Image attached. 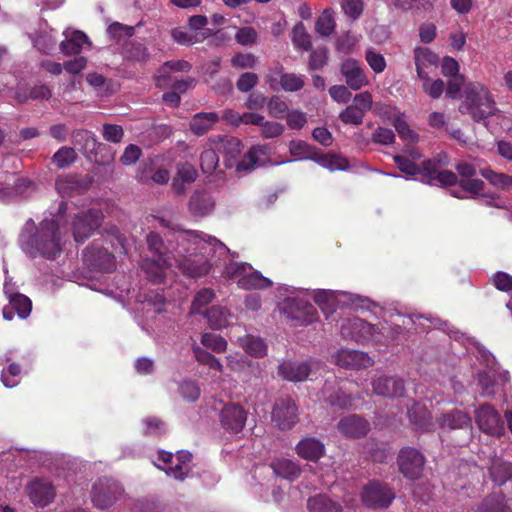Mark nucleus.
Here are the masks:
<instances>
[{
    "label": "nucleus",
    "instance_id": "obj_1",
    "mask_svg": "<svg viewBox=\"0 0 512 512\" xmlns=\"http://www.w3.org/2000/svg\"><path fill=\"white\" fill-rule=\"evenodd\" d=\"M18 245L32 259H55L62 251V237L57 220L45 218L36 225L29 218L21 228Z\"/></svg>",
    "mask_w": 512,
    "mask_h": 512
},
{
    "label": "nucleus",
    "instance_id": "obj_2",
    "mask_svg": "<svg viewBox=\"0 0 512 512\" xmlns=\"http://www.w3.org/2000/svg\"><path fill=\"white\" fill-rule=\"evenodd\" d=\"M179 244L188 255H183L177 260L178 269L187 277L200 278L209 271V264L205 257L212 250L211 242L205 240L195 231H184L180 234Z\"/></svg>",
    "mask_w": 512,
    "mask_h": 512
},
{
    "label": "nucleus",
    "instance_id": "obj_3",
    "mask_svg": "<svg viewBox=\"0 0 512 512\" xmlns=\"http://www.w3.org/2000/svg\"><path fill=\"white\" fill-rule=\"evenodd\" d=\"M496 110L495 101L485 86L479 83L467 86L465 101L459 107L461 113L470 114L474 121L480 122L493 116Z\"/></svg>",
    "mask_w": 512,
    "mask_h": 512
},
{
    "label": "nucleus",
    "instance_id": "obj_4",
    "mask_svg": "<svg viewBox=\"0 0 512 512\" xmlns=\"http://www.w3.org/2000/svg\"><path fill=\"white\" fill-rule=\"evenodd\" d=\"M226 277H239V287L250 289H267L272 286V281L264 277L259 271H255L248 263L231 261L226 264Z\"/></svg>",
    "mask_w": 512,
    "mask_h": 512
},
{
    "label": "nucleus",
    "instance_id": "obj_5",
    "mask_svg": "<svg viewBox=\"0 0 512 512\" xmlns=\"http://www.w3.org/2000/svg\"><path fill=\"white\" fill-rule=\"evenodd\" d=\"M282 311L290 324L295 327L310 325L318 319L316 308L300 298H286Z\"/></svg>",
    "mask_w": 512,
    "mask_h": 512
},
{
    "label": "nucleus",
    "instance_id": "obj_6",
    "mask_svg": "<svg viewBox=\"0 0 512 512\" xmlns=\"http://www.w3.org/2000/svg\"><path fill=\"white\" fill-rule=\"evenodd\" d=\"M103 213L99 209H88L77 213L72 221V233L76 242L88 239L101 225Z\"/></svg>",
    "mask_w": 512,
    "mask_h": 512
},
{
    "label": "nucleus",
    "instance_id": "obj_7",
    "mask_svg": "<svg viewBox=\"0 0 512 512\" xmlns=\"http://www.w3.org/2000/svg\"><path fill=\"white\" fill-rule=\"evenodd\" d=\"M441 167L440 160L427 159L421 163L418 174L424 178L423 182L428 185L438 187L456 185L458 182L457 175L450 170H441Z\"/></svg>",
    "mask_w": 512,
    "mask_h": 512
},
{
    "label": "nucleus",
    "instance_id": "obj_8",
    "mask_svg": "<svg viewBox=\"0 0 512 512\" xmlns=\"http://www.w3.org/2000/svg\"><path fill=\"white\" fill-rule=\"evenodd\" d=\"M361 497L368 507L385 508L394 500L395 492L386 483L371 481L363 487Z\"/></svg>",
    "mask_w": 512,
    "mask_h": 512
},
{
    "label": "nucleus",
    "instance_id": "obj_9",
    "mask_svg": "<svg viewBox=\"0 0 512 512\" xmlns=\"http://www.w3.org/2000/svg\"><path fill=\"white\" fill-rule=\"evenodd\" d=\"M123 493L122 487L115 480L102 478L94 485L92 502L99 509L110 507Z\"/></svg>",
    "mask_w": 512,
    "mask_h": 512
},
{
    "label": "nucleus",
    "instance_id": "obj_10",
    "mask_svg": "<svg viewBox=\"0 0 512 512\" xmlns=\"http://www.w3.org/2000/svg\"><path fill=\"white\" fill-rule=\"evenodd\" d=\"M399 471L408 479H418L423 472L425 457L413 447H404L398 454Z\"/></svg>",
    "mask_w": 512,
    "mask_h": 512
},
{
    "label": "nucleus",
    "instance_id": "obj_11",
    "mask_svg": "<svg viewBox=\"0 0 512 512\" xmlns=\"http://www.w3.org/2000/svg\"><path fill=\"white\" fill-rule=\"evenodd\" d=\"M341 334L344 338L360 341H380L378 328L360 318L346 319L341 325Z\"/></svg>",
    "mask_w": 512,
    "mask_h": 512
},
{
    "label": "nucleus",
    "instance_id": "obj_12",
    "mask_svg": "<svg viewBox=\"0 0 512 512\" xmlns=\"http://www.w3.org/2000/svg\"><path fill=\"white\" fill-rule=\"evenodd\" d=\"M455 170L457 171L455 174L458 177L456 185H459L464 191L468 192L471 195V198L483 195L482 191L485 188L484 181L478 178H473L477 174L475 165L461 161L456 164Z\"/></svg>",
    "mask_w": 512,
    "mask_h": 512
},
{
    "label": "nucleus",
    "instance_id": "obj_13",
    "mask_svg": "<svg viewBox=\"0 0 512 512\" xmlns=\"http://www.w3.org/2000/svg\"><path fill=\"white\" fill-rule=\"evenodd\" d=\"M92 182L89 175L66 174L56 179L55 187L61 197H73L86 192Z\"/></svg>",
    "mask_w": 512,
    "mask_h": 512
},
{
    "label": "nucleus",
    "instance_id": "obj_14",
    "mask_svg": "<svg viewBox=\"0 0 512 512\" xmlns=\"http://www.w3.org/2000/svg\"><path fill=\"white\" fill-rule=\"evenodd\" d=\"M297 407L289 397L275 401L272 410V421L281 430H290L297 422Z\"/></svg>",
    "mask_w": 512,
    "mask_h": 512
},
{
    "label": "nucleus",
    "instance_id": "obj_15",
    "mask_svg": "<svg viewBox=\"0 0 512 512\" xmlns=\"http://www.w3.org/2000/svg\"><path fill=\"white\" fill-rule=\"evenodd\" d=\"M475 413L476 422L483 432L498 437L503 434V421L492 405L485 403Z\"/></svg>",
    "mask_w": 512,
    "mask_h": 512
},
{
    "label": "nucleus",
    "instance_id": "obj_16",
    "mask_svg": "<svg viewBox=\"0 0 512 512\" xmlns=\"http://www.w3.org/2000/svg\"><path fill=\"white\" fill-rule=\"evenodd\" d=\"M334 362L345 369H362L372 366V358L359 350L340 349L333 355Z\"/></svg>",
    "mask_w": 512,
    "mask_h": 512
},
{
    "label": "nucleus",
    "instance_id": "obj_17",
    "mask_svg": "<svg viewBox=\"0 0 512 512\" xmlns=\"http://www.w3.org/2000/svg\"><path fill=\"white\" fill-rule=\"evenodd\" d=\"M85 262L95 270L111 272L115 269L113 254L100 246L87 247L83 251Z\"/></svg>",
    "mask_w": 512,
    "mask_h": 512
},
{
    "label": "nucleus",
    "instance_id": "obj_18",
    "mask_svg": "<svg viewBox=\"0 0 512 512\" xmlns=\"http://www.w3.org/2000/svg\"><path fill=\"white\" fill-rule=\"evenodd\" d=\"M340 71L345 78L347 86L352 90H359L369 83L360 62L353 58L343 61Z\"/></svg>",
    "mask_w": 512,
    "mask_h": 512
},
{
    "label": "nucleus",
    "instance_id": "obj_19",
    "mask_svg": "<svg viewBox=\"0 0 512 512\" xmlns=\"http://www.w3.org/2000/svg\"><path fill=\"white\" fill-rule=\"evenodd\" d=\"M311 373L308 361L284 360L278 366V375L290 382H303Z\"/></svg>",
    "mask_w": 512,
    "mask_h": 512
},
{
    "label": "nucleus",
    "instance_id": "obj_20",
    "mask_svg": "<svg viewBox=\"0 0 512 512\" xmlns=\"http://www.w3.org/2000/svg\"><path fill=\"white\" fill-rule=\"evenodd\" d=\"M440 428L451 430H464L470 436L472 429V420L470 416L462 410L454 409L452 411L441 414L436 418Z\"/></svg>",
    "mask_w": 512,
    "mask_h": 512
},
{
    "label": "nucleus",
    "instance_id": "obj_21",
    "mask_svg": "<svg viewBox=\"0 0 512 512\" xmlns=\"http://www.w3.org/2000/svg\"><path fill=\"white\" fill-rule=\"evenodd\" d=\"M373 392L379 396L398 398L405 395V385L401 378L381 376L372 382Z\"/></svg>",
    "mask_w": 512,
    "mask_h": 512
},
{
    "label": "nucleus",
    "instance_id": "obj_22",
    "mask_svg": "<svg viewBox=\"0 0 512 512\" xmlns=\"http://www.w3.org/2000/svg\"><path fill=\"white\" fill-rule=\"evenodd\" d=\"M338 431L347 438L364 437L370 429L368 421L359 415L351 414L343 417L337 424Z\"/></svg>",
    "mask_w": 512,
    "mask_h": 512
},
{
    "label": "nucleus",
    "instance_id": "obj_23",
    "mask_svg": "<svg viewBox=\"0 0 512 512\" xmlns=\"http://www.w3.org/2000/svg\"><path fill=\"white\" fill-rule=\"evenodd\" d=\"M9 304L3 308L2 314L4 319L11 321L14 318V313L16 312L18 316L22 319L27 318L32 309L31 300L20 293H9L6 292Z\"/></svg>",
    "mask_w": 512,
    "mask_h": 512
},
{
    "label": "nucleus",
    "instance_id": "obj_24",
    "mask_svg": "<svg viewBox=\"0 0 512 512\" xmlns=\"http://www.w3.org/2000/svg\"><path fill=\"white\" fill-rule=\"evenodd\" d=\"M247 420V412L239 404H226V433L238 438Z\"/></svg>",
    "mask_w": 512,
    "mask_h": 512
},
{
    "label": "nucleus",
    "instance_id": "obj_25",
    "mask_svg": "<svg viewBox=\"0 0 512 512\" xmlns=\"http://www.w3.org/2000/svg\"><path fill=\"white\" fill-rule=\"evenodd\" d=\"M27 489L31 501L36 505L46 506L55 496L54 487L49 481L34 480L28 485Z\"/></svg>",
    "mask_w": 512,
    "mask_h": 512
},
{
    "label": "nucleus",
    "instance_id": "obj_26",
    "mask_svg": "<svg viewBox=\"0 0 512 512\" xmlns=\"http://www.w3.org/2000/svg\"><path fill=\"white\" fill-rule=\"evenodd\" d=\"M198 177L195 167L188 163H179L177 165V173L172 181V189L178 196H184L186 193V185L193 183Z\"/></svg>",
    "mask_w": 512,
    "mask_h": 512
},
{
    "label": "nucleus",
    "instance_id": "obj_27",
    "mask_svg": "<svg viewBox=\"0 0 512 512\" xmlns=\"http://www.w3.org/2000/svg\"><path fill=\"white\" fill-rule=\"evenodd\" d=\"M215 201L205 190H195L188 202V209L193 216L203 217L210 214Z\"/></svg>",
    "mask_w": 512,
    "mask_h": 512
},
{
    "label": "nucleus",
    "instance_id": "obj_28",
    "mask_svg": "<svg viewBox=\"0 0 512 512\" xmlns=\"http://www.w3.org/2000/svg\"><path fill=\"white\" fill-rule=\"evenodd\" d=\"M336 380L326 379L321 394L331 406L346 409L352 405V397L341 390L335 391Z\"/></svg>",
    "mask_w": 512,
    "mask_h": 512
},
{
    "label": "nucleus",
    "instance_id": "obj_29",
    "mask_svg": "<svg viewBox=\"0 0 512 512\" xmlns=\"http://www.w3.org/2000/svg\"><path fill=\"white\" fill-rule=\"evenodd\" d=\"M295 450L301 458L317 462L324 455L325 446L319 439L307 437L298 442Z\"/></svg>",
    "mask_w": 512,
    "mask_h": 512
},
{
    "label": "nucleus",
    "instance_id": "obj_30",
    "mask_svg": "<svg viewBox=\"0 0 512 512\" xmlns=\"http://www.w3.org/2000/svg\"><path fill=\"white\" fill-rule=\"evenodd\" d=\"M191 68L192 65L185 60H172L165 62L158 70V75L156 76L157 87L167 88L170 85V81L172 80L170 73L172 71L189 72Z\"/></svg>",
    "mask_w": 512,
    "mask_h": 512
},
{
    "label": "nucleus",
    "instance_id": "obj_31",
    "mask_svg": "<svg viewBox=\"0 0 512 512\" xmlns=\"http://www.w3.org/2000/svg\"><path fill=\"white\" fill-rule=\"evenodd\" d=\"M266 152L261 146L252 147L240 161L235 163L236 172H250L265 164Z\"/></svg>",
    "mask_w": 512,
    "mask_h": 512
},
{
    "label": "nucleus",
    "instance_id": "obj_32",
    "mask_svg": "<svg viewBox=\"0 0 512 512\" xmlns=\"http://www.w3.org/2000/svg\"><path fill=\"white\" fill-rule=\"evenodd\" d=\"M171 265L168 257H158L156 260L144 259L141 267L150 281L159 284L164 281L165 269Z\"/></svg>",
    "mask_w": 512,
    "mask_h": 512
},
{
    "label": "nucleus",
    "instance_id": "obj_33",
    "mask_svg": "<svg viewBox=\"0 0 512 512\" xmlns=\"http://www.w3.org/2000/svg\"><path fill=\"white\" fill-rule=\"evenodd\" d=\"M270 467L277 476L291 482L298 479L301 475V468L299 464L290 459H275L270 463Z\"/></svg>",
    "mask_w": 512,
    "mask_h": 512
},
{
    "label": "nucleus",
    "instance_id": "obj_34",
    "mask_svg": "<svg viewBox=\"0 0 512 512\" xmlns=\"http://www.w3.org/2000/svg\"><path fill=\"white\" fill-rule=\"evenodd\" d=\"M309 512H342V505L325 494H317L307 501Z\"/></svg>",
    "mask_w": 512,
    "mask_h": 512
},
{
    "label": "nucleus",
    "instance_id": "obj_35",
    "mask_svg": "<svg viewBox=\"0 0 512 512\" xmlns=\"http://www.w3.org/2000/svg\"><path fill=\"white\" fill-rule=\"evenodd\" d=\"M218 120L219 116L214 112L197 113L190 122V129L195 135L201 136L207 133Z\"/></svg>",
    "mask_w": 512,
    "mask_h": 512
},
{
    "label": "nucleus",
    "instance_id": "obj_36",
    "mask_svg": "<svg viewBox=\"0 0 512 512\" xmlns=\"http://www.w3.org/2000/svg\"><path fill=\"white\" fill-rule=\"evenodd\" d=\"M236 342L251 356L263 357L266 355L267 345L259 337L245 335L243 337H238Z\"/></svg>",
    "mask_w": 512,
    "mask_h": 512
},
{
    "label": "nucleus",
    "instance_id": "obj_37",
    "mask_svg": "<svg viewBox=\"0 0 512 512\" xmlns=\"http://www.w3.org/2000/svg\"><path fill=\"white\" fill-rule=\"evenodd\" d=\"M159 459L168 466L162 468L167 475L174 477L177 480H184L189 472V467H185L179 464L178 461L174 463V454L171 452L161 451L159 453Z\"/></svg>",
    "mask_w": 512,
    "mask_h": 512
},
{
    "label": "nucleus",
    "instance_id": "obj_38",
    "mask_svg": "<svg viewBox=\"0 0 512 512\" xmlns=\"http://www.w3.org/2000/svg\"><path fill=\"white\" fill-rule=\"evenodd\" d=\"M85 43H88L87 35L82 31H74L70 38L61 42L60 50L65 55H76Z\"/></svg>",
    "mask_w": 512,
    "mask_h": 512
},
{
    "label": "nucleus",
    "instance_id": "obj_39",
    "mask_svg": "<svg viewBox=\"0 0 512 512\" xmlns=\"http://www.w3.org/2000/svg\"><path fill=\"white\" fill-rule=\"evenodd\" d=\"M503 494H491L487 496L477 508V512H509Z\"/></svg>",
    "mask_w": 512,
    "mask_h": 512
},
{
    "label": "nucleus",
    "instance_id": "obj_40",
    "mask_svg": "<svg viewBox=\"0 0 512 512\" xmlns=\"http://www.w3.org/2000/svg\"><path fill=\"white\" fill-rule=\"evenodd\" d=\"M410 421L421 430H425L430 425L431 415L426 407L422 404L415 403L408 410Z\"/></svg>",
    "mask_w": 512,
    "mask_h": 512
},
{
    "label": "nucleus",
    "instance_id": "obj_41",
    "mask_svg": "<svg viewBox=\"0 0 512 512\" xmlns=\"http://www.w3.org/2000/svg\"><path fill=\"white\" fill-rule=\"evenodd\" d=\"M335 27L336 22L334 18V11L331 9H325L316 20V32L323 37H328L334 32Z\"/></svg>",
    "mask_w": 512,
    "mask_h": 512
},
{
    "label": "nucleus",
    "instance_id": "obj_42",
    "mask_svg": "<svg viewBox=\"0 0 512 512\" xmlns=\"http://www.w3.org/2000/svg\"><path fill=\"white\" fill-rule=\"evenodd\" d=\"M492 480L498 484H504L512 476V466L501 460H494L489 469Z\"/></svg>",
    "mask_w": 512,
    "mask_h": 512
},
{
    "label": "nucleus",
    "instance_id": "obj_43",
    "mask_svg": "<svg viewBox=\"0 0 512 512\" xmlns=\"http://www.w3.org/2000/svg\"><path fill=\"white\" fill-rule=\"evenodd\" d=\"M313 300L325 314L333 313L336 310V297L335 293L331 290L315 291Z\"/></svg>",
    "mask_w": 512,
    "mask_h": 512
},
{
    "label": "nucleus",
    "instance_id": "obj_44",
    "mask_svg": "<svg viewBox=\"0 0 512 512\" xmlns=\"http://www.w3.org/2000/svg\"><path fill=\"white\" fill-rule=\"evenodd\" d=\"M76 159V151L71 147L63 146L54 153L51 158V162L58 169H63L71 166L76 161Z\"/></svg>",
    "mask_w": 512,
    "mask_h": 512
},
{
    "label": "nucleus",
    "instance_id": "obj_45",
    "mask_svg": "<svg viewBox=\"0 0 512 512\" xmlns=\"http://www.w3.org/2000/svg\"><path fill=\"white\" fill-rule=\"evenodd\" d=\"M414 62L415 66H436L439 62V57L436 53L426 47H416L414 49Z\"/></svg>",
    "mask_w": 512,
    "mask_h": 512
},
{
    "label": "nucleus",
    "instance_id": "obj_46",
    "mask_svg": "<svg viewBox=\"0 0 512 512\" xmlns=\"http://www.w3.org/2000/svg\"><path fill=\"white\" fill-rule=\"evenodd\" d=\"M292 42L296 47L302 48L303 50H311L312 43L310 35L306 31V28L302 22L297 23L292 31Z\"/></svg>",
    "mask_w": 512,
    "mask_h": 512
},
{
    "label": "nucleus",
    "instance_id": "obj_47",
    "mask_svg": "<svg viewBox=\"0 0 512 512\" xmlns=\"http://www.w3.org/2000/svg\"><path fill=\"white\" fill-rule=\"evenodd\" d=\"M264 120V116L258 113L253 112H247L244 113L242 116H237L233 111L226 110V122H230L234 125H237L240 122H243L245 124H253L261 126L262 122Z\"/></svg>",
    "mask_w": 512,
    "mask_h": 512
},
{
    "label": "nucleus",
    "instance_id": "obj_48",
    "mask_svg": "<svg viewBox=\"0 0 512 512\" xmlns=\"http://www.w3.org/2000/svg\"><path fill=\"white\" fill-rule=\"evenodd\" d=\"M280 84L283 90L287 92H296L304 87V78L295 73H282L280 75Z\"/></svg>",
    "mask_w": 512,
    "mask_h": 512
},
{
    "label": "nucleus",
    "instance_id": "obj_49",
    "mask_svg": "<svg viewBox=\"0 0 512 512\" xmlns=\"http://www.w3.org/2000/svg\"><path fill=\"white\" fill-rule=\"evenodd\" d=\"M480 174L484 177L491 185L504 189L509 187V179L510 176L504 173H498L491 168H482L480 169Z\"/></svg>",
    "mask_w": 512,
    "mask_h": 512
},
{
    "label": "nucleus",
    "instance_id": "obj_50",
    "mask_svg": "<svg viewBox=\"0 0 512 512\" xmlns=\"http://www.w3.org/2000/svg\"><path fill=\"white\" fill-rule=\"evenodd\" d=\"M329 51L327 47H318L311 51L308 62L309 70H320L328 63Z\"/></svg>",
    "mask_w": 512,
    "mask_h": 512
},
{
    "label": "nucleus",
    "instance_id": "obj_51",
    "mask_svg": "<svg viewBox=\"0 0 512 512\" xmlns=\"http://www.w3.org/2000/svg\"><path fill=\"white\" fill-rule=\"evenodd\" d=\"M201 169L205 174H212L218 166L219 156L212 149L204 150L200 156Z\"/></svg>",
    "mask_w": 512,
    "mask_h": 512
},
{
    "label": "nucleus",
    "instance_id": "obj_52",
    "mask_svg": "<svg viewBox=\"0 0 512 512\" xmlns=\"http://www.w3.org/2000/svg\"><path fill=\"white\" fill-rule=\"evenodd\" d=\"M73 141L85 149H94L97 141L92 132L85 129L75 130L72 134Z\"/></svg>",
    "mask_w": 512,
    "mask_h": 512
},
{
    "label": "nucleus",
    "instance_id": "obj_53",
    "mask_svg": "<svg viewBox=\"0 0 512 512\" xmlns=\"http://www.w3.org/2000/svg\"><path fill=\"white\" fill-rule=\"evenodd\" d=\"M214 298V293L211 289L205 288L199 291L191 304V313L199 314L203 307L209 304Z\"/></svg>",
    "mask_w": 512,
    "mask_h": 512
},
{
    "label": "nucleus",
    "instance_id": "obj_54",
    "mask_svg": "<svg viewBox=\"0 0 512 512\" xmlns=\"http://www.w3.org/2000/svg\"><path fill=\"white\" fill-rule=\"evenodd\" d=\"M102 136L107 142L117 144L122 141L124 130L120 125L104 123L102 126Z\"/></svg>",
    "mask_w": 512,
    "mask_h": 512
},
{
    "label": "nucleus",
    "instance_id": "obj_55",
    "mask_svg": "<svg viewBox=\"0 0 512 512\" xmlns=\"http://www.w3.org/2000/svg\"><path fill=\"white\" fill-rule=\"evenodd\" d=\"M318 163L330 171L345 170L349 167L347 160L337 155H326L319 158Z\"/></svg>",
    "mask_w": 512,
    "mask_h": 512
},
{
    "label": "nucleus",
    "instance_id": "obj_56",
    "mask_svg": "<svg viewBox=\"0 0 512 512\" xmlns=\"http://www.w3.org/2000/svg\"><path fill=\"white\" fill-rule=\"evenodd\" d=\"M365 114L352 105L347 106L340 114L339 119L345 124L360 125Z\"/></svg>",
    "mask_w": 512,
    "mask_h": 512
},
{
    "label": "nucleus",
    "instance_id": "obj_57",
    "mask_svg": "<svg viewBox=\"0 0 512 512\" xmlns=\"http://www.w3.org/2000/svg\"><path fill=\"white\" fill-rule=\"evenodd\" d=\"M267 108L270 116L278 119H282L288 113V105L285 101L280 99L278 96H273L267 102Z\"/></svg>",
    "mask_w": 512,
    "mask_h": 512
},
{
    "label": "nucleus",
    "instance_id": "obj_58",
    "mask_svg": "<svg viewBox=\"0 0 512 512\" xmlns=\"http://www.w3.org/2000/svg\"><path fill=\"white\" fill-rule=\"evenodd\" d=\"M365 59L370 68L377 74L386 69V60L384 56L377 53L374 49H368L365 53Z\"/></svg>",
    "mask_w": 512,
    "mask_h": 512
},
{
    "label": "nucleus",
    "instance_id": "obj_59",
    "mask_svg": "<svg viewBox=\"0 0 512 512\" xmlns=\"http://www.w3.org/2000/svg\"><path fill=\"white\" fill-rule=\"evenodd\" d=\"M179 392L184 400L189 402H195L200 397V388L193 381H183L179 385Z\"/></svg>",
    "mask_w": 512,
    "mask_h": 512
},
{
    "label": "nucleus",
    "instance_id": "obj_60",
    "mask_svg": "<svg viewBox=\"0 0 512 512\" xmlns=\"http://www.w3.org/2000/svg\"><path fill=\"white\" fill-rule=\"evenodd\" d=\"M393 159L401 172L409 176H415L418 174L420 165H417L412 159L403 155H395Z\"/></svg>",
    "mask_w": 512,
    "mask_h": 512
},
{
    "label": "nucleus",
    "instance_id": "obj_61",
    "mask_svg": "<svg viewBox=\"0 0 512 512\" xmlns=\"http://www.w3.org/2000/svg\"><path fill=\"white\" fill-rule=\"evenodd\" d=\"M341 7L343 12L349 18L356 20L363 13V0H342Z\"/></svg>",
    "mask_w": 512,
    "mask_h": 512
},
{
    "label": "nucleus",
    "instance_id": "obj_62",
    "mask_svg": "<svg viewBox=\"0 0 512 512\" xmlns=\"http://www.w3.org/2000/svg\"><path fill=\"white\" fill-rule=\"evenodd\" d=\"M207 322L212 329H220L224 322V312L220 306H213L205 314Z\"/></svg>",
    "mask_w": 512,
    "mask_h": 512
},
{
    "label": "nucleus",
    "instance_id": "obj_63",
    "mask_svg": "<svg viewBox=\"0 0 512 512\" xmlns=\"http://www.w3.org/2000/svg\"><path fill=\"white\" fill-rule=\"evenodd\" d=\"M257 63V58L251 53H238L231 59V64L236 68H254Z\"/></svg>",
    "mask_w": 512,
    "mask_h": 512
},
{
    "label": "nucleus",
    "instance_id": "obj_64",
    "mask_svg": "<svg viewBox=\"0 0 512 512\" xmlns=\"http://www.w3.org/2000/svg\"><path fill=\"white\" fill-rule=\"evenodd\" d=\"M492 281L498 290L504 292L512 291V276L508 273L499 271L493 275Z\"/></svg>",
    "mask_w": 512,
    "mask_h": 512
}]
</instances>
